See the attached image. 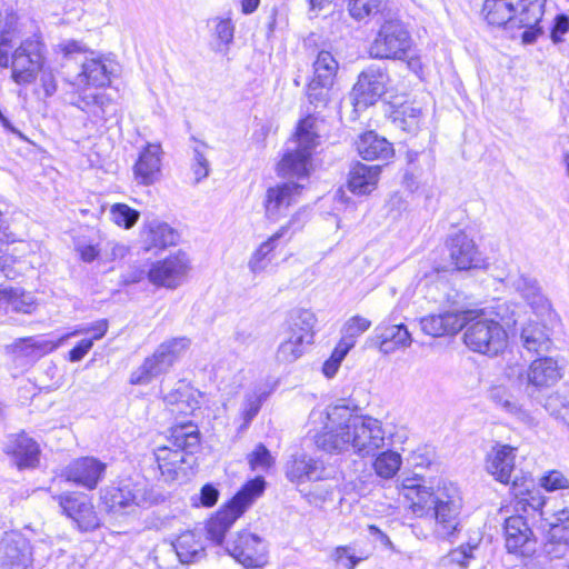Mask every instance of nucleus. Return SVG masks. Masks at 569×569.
<instances>
[{"instance_id":"f257e3e1","label":"nucleus","mask_w":569,"mask_h":569,"mask_svg":"<svg viewBox=\"0 0 569 569\" xmlns=\"http://www.w3.org/2000/svg\"><path fill=\"white\" fill-rule=\"evenodd\" d=\"M323 430L316 435V446L328 453L352 451L359 457L373 456L385 446L381 422L369 416L355 413L347 405H335L326 411Z\"/></svg>"},{"instance_id":"f03ea898","label":"nucleus","mask_w":569,"mask_h":569,"mask_svg":"<svg viewBox=\"0 0 569 569\" xmlns=\"http://www.w3.org/2000/svg\"><path fill=\"white\" fill-rule=\"evenodd\" d=\"M200 446V432L191 422L171 428L167 443L154 451L161 478L166 482H183L192 475L193 453Z\"/></svg>"},{"instance_id":"7ed1b4c3","label":"nucleus","mask_w":569,"mask_h":569,"mask_svg":"<svg viewBox=\"0 0 569 569\" xmlns=\"http://www.w3.org/2000/svg\"><path fill=\"white\" fill-rule=\"evenodd\" d=\"M106 510L113 516H137L164 500L148 480L134 473L107 488L101 497Z\"/></svg>"},{"instance_id":"20e7f679","label":"nucleus","mask_w":569,"mask_h":569,"mask_svg":"<svg viewBox=\"0 0 569 569\" xmlns=\"http://www.w3.org/2000/svg\"><path fill=\"white\" fill-rule=\"evenodd\" d=\"M46 46L37 34L26 38L16 47L12 37L0 39V68L11 67L12 79L18 84H29L42 70Z\"/></svg>"},{"instance_id":"39448f33","label":"nucleus","mask_w":569,"mask_h":569,"mask_svg":"<svg viewBox=\"0 0 569 569\" xmlns=\"http://www.w3.org/2000/svg\"><path fill=\"white\" fill-rule=\"evenodd\" d=\"M463 316H468L463 341L470 350L490 357L505 350L508 336L498 320L487 317L483 310H465Z\"/></svg>"},{"instance_id":"423d86ee","label":"nucleus","mask_w":569,"mask_h":569,"mask_svg":"<svg viewBox=\"0 0 569 569\" xmlns=\"http://www.w3.org/2000/svg\"><path fill=\"white\" fill-rule=\"evenodd\" d=\"M317 134L311 130L308 119L298 124L295 139L287 143L281 161L278 163V174L288 181L301 182L308 179L311 171V156L317 144Z\"/></svg>"},{"instance_id":"0eeeda50","label":"nucleus","mask_w":569,"mask_h":569,"mask_svg":"<svg viewBox=\"0 0 569 569\" xmlns=\"http://www.w3.org/2000/svg\"><path fill=\"white\" fill-rule=\"evenodd\" d=\"M266 481L261 476L243 485L233 498L207 522L208 538L216 545H222L226 532L246 509L263 493Z\"/></svg>"},{"instance_id":"6e6552de","label":"nucleus","mask_w":569,"mask_h":569,"mask_svg":"<svg viewBox=\"0 0 569 569\" xmlns=\"http://www.w3.org/2000/svg\"><path fill=\"white\" fill-rule=\"evenodd\" d=\"M316 323L315 315L307 309H295L287 320L286 339L277 350V360L281 363H292L299 359L307 347L313 342Z\"/></svg>"},{"instance_id":"1a4fd4ad","label":"nucleus","mask_w":569,"mask_h":569,"mask_svg":"<svg viewBox=\"0 0 569 569\" xmlns=\"http://www.w3.org/2000/svg\"><path fill=\"white\" fill-rule=\"evenodd\" d=\"M189 346L186 338H173L162 342L156 351L130 375L131 385H148L158 376L166 373L180 353Z\"/></svg>"},{"instance_id":"9d476101","label":"nucleus","mask_w":569,"mask_h":569,"mask_svg":"<svg viewBox=\"0 0 569 569\" xmlns=\"http://www.w3.org/2000/svg\"><path fill=\"white\" fill-rule=\"evenodd\" d=\"M407 489L410 491L408 497L412 499V510L418 516H423L427 507H445L448 505L451 512L462 507L459 489L452 482L441 480L435 488L432 486L427 487L417 479H412V483L407 486Z\"/></svg>"},{"instance_id":"9b49d317","label":"nucleus","mask_w":569,"mask_h":569,"mask_svg":"<svg viewBox=\"0 0 569 569\" xmlns=\"http://www.w3.org/2000/svg\"><path fill=\"white\" fill-rule=\"evenodd\" d=\"M411 47V37L398 19L386 20L370 44V57L402 60Z\"/></svg>"},{"instance_id":"f8f14e48","label":"nucleus","mask_w":569,"mask_h":569,"mask_svg":"<svg viewBox=\"0 0 569 569\" xmlns=\"http://www.w3.org/2000/svg\"><path fill=\"white\" fill-rule=\"evenodd\" d=\"M390 81L387 68L370 64L358 77L352 88L351 98L358 109H365L376 103L387 90Z\"/></svg>"},{"instance_id":"ddd939ff","label":"nucleus","mask_w":569,"mask_h":569,"mask_svg":"<svg viewBox=\"0 0 569 569\" xmlns=\"http://www.w3.org/2000/svg\"><path fill=\"white\" fill-rule=\"evenodd\" d=\"M227 552L244 568H260L267 563V546L256 533L240 531L226 541Z\"/></svg>"},{"instance_id":"4468645a","label":"nucleus","mask_w":569,"mask_h":569,"mask_svg":"<svg viewBox=\"0 0 569 569\" xmlns=\"http://www.w3.org/2000/svg\"><path fill=\"white\" fill-rule=\"evenodd\" d=\"M0 569H33L32 547L21 532L3 533L0 540Z\"/></svg>"},{"instance_id":"2eb2a0df","label":"nucleus","mask_w":569,"mask_h":569,"mask_svg":"<svg viewBox=\"0 0 569 569\" xmlns=\"http://www.w3.org/2000/svg\"><path fill=\"white\" fill-rule=\"evenodd\" d=\"M561 376V368L550 357L536 359L527 371H518L520 387L531 397L536 390L553 386Z\"/></svg>"},{"instance_id":"dca6fc26","label":"nucleus","mask_w":569,"mask_h":569,"mask_svg":"<svg viewBox=\"0 0 569 569\" xmlns=\"http://www.w3.org/2000/svg\"><path fill=\"white\" fill-rule=\"evenodd\" d=\"M62 512L76 522L81 531H91L100 526L90 498L84 493L68 492L58 497Z\"/></svg>"},{"instance_id":"f3484780","label":"nucleus","mask_w":569,"mask_h":569,"mask_svg":"<svg viewBox=\"0 0 569 569\" xmlns=\"http://www.w3.org/2000/svg\"><path fill=\"white\" fill-rule=\"evenodd\" d=\"M190 261L184 252L178 251L163 260L157 261L148 271V278L156 286L174 289L186 278Z\"/></svg>"},{"instance_id":"a211bd4d","label":"nucleus","mask_w":569,"mask_h":569,"mask_svg":"<svg viewBox=\"0 0 569 569\" xmlns=\"http://www.w3.org/2000/svg\"><path fill=\"white\" fill-rule=\"evenodd\" d=\"M545 4L546 0H517L515 27L525 29L521 34L525 43L535 42L543 33Z\"/></svg>"},{"instance_id":"6ab92c4d","label":"nucleus","mask_w":569,"mask_h":569,"mask_svg":"<svg viewBox=\"0 0 569 569\" xmlns=\"http://www.w3.org/2000/svg\"><path fill=\"white\" fill-rule=\"evenodd\" d=\"M516 448L509 445L497 443L491 448L486 457V470L501 483L512 485V489L518 488V477L515 472Z\"/></svg>"},{"instance_id":"aec40b11","label":"nucleus","mask_w":569,"mask_h":569,"mask_svg":"<svg viewBox=\"0 0 569 569\" xmlns=\"http://www.w3.org/2000/svg\"><path fill=\"white\" fill-rule=\"evenodd\" d=\"M303 188V183L295 181H286L268 188L263 201L266 217L271 221L279 220Z\"/></svg>"},{"instance_id":"412c9836","label":"nucleus","mask_w":569,"mask_h":569,"mask_svg":"<svg viewBox=\"0 0 569 569\" xmlns=\"http://www.w3.org/2000/svg\"><path fill=\"white\" fill-rule=\"evenodd\" d=\"M114 73L111 61L102 58H86L81 61V71L70 80L78 90L87 87L103 88L111 83Z\"/></svg>"},{"instance_id":"4be33fe9","label":"nucleus","mask_w":569,"mask_h":569,"mask_svg":"<svg viewBox=\"0 0 569 569\" xmlns=\"http://www.w3.org/2000/svg\"><path fill=\"white\" fill-rule=\"evenodd\" d=\"M107 465L94 457H82L70 462L63 475L68 481L88 490L96 489L104 477Z\"/></svg>"},{"instance_id":"5701e85b","label":"nucleus","mask_w":569,"mask_h":569,"mask_svg":"<svg viewBox=\"0 0 569 569\" xmlns=\"http://www.w3.org/2000/svg\"><path fill=\"white\" fill-rule=\"evenodd\" d=\"M447 247L457 270H469L480 263V253L472 238L457 230L448 236Z\"/></svg>"},{"instance_id":"b1692460","label":"nucleus","mask_w":569,"mask_h":569,"mask_svg":"<svg viewBox=\"0 0 569 569\" xmlns=\"http://www.w3.org/2000/svg\"><path fill=\"white\" fill-rule=\"evenodd\" d=\"M506 548L510 553L528 556L535 551L533 532L522 516H511L505 521Z\"/></svg>"},{"instance_id":"393cba45","label":"nucleus","mask_w":569,"mask_h":569,"mask_svg":"<svg viewBox=\"0 0 569 569\" xmlns=\"http://www.w3.org/2000/svg\"><path fill=\"white\" fill-rule=\"evenodd\" d=\"M298 219V213L292 216L286 224L281 226L277 232L269 237L253 251L248 262V268L252 273H260L268 268L272 261V252L277 248L279 241L287 237L291 229H293V233L300 228V226H297Z\"/></svg>"},{"instance_id":"a878e982","label":"nucleus","mask_w":569,"mask_h":569,"mask_svg":"<svg viewBox=\"0 0 569 569\" xmlns=\"http://www.w3.org/2000/svg\"><path fill=\"white\" fill-rule=\"evenodd\" d=\"M373 341L380 352L388 355L399 348L409 347L412 339L403 323H392L390 320H385L375 329Z\"/></svg>"},{"instance_id":"bb28decb","label":"nucleus","mask_w":569,"mask_h":569,"mask_svg":"<svg viewBox=\"0 0 569 569\" xmlns=\"http://www.w3.org/2000/svg\"><path fill=\"white\" fill-rule=\"evenodd\" d=\"M463 312L465 310L455 309L439 315H429L421 319V329L432 337L455 335L466 325L468 316H463Z\"/></svg>"},{"instance_id":"cd10ccee","label":"nucleus","mask_w":569,"mask_h":569,"mask_svg":"<svg viewBox=\"0 0 569 569\" xmlns=\"http://www.w3.org/2000/svg\"><path fill=\"white\" fill-rule=\"evenodd\" d=\"M161 147L159 144H147L140 152L134 166V180L143 186H151L161 176Z\"/></svg>"},{"instance_id":"c85d7f7f","label":"nucleus","mask_w":569,"mask_h":569,"mask_svg":"<svg viewBox=\"0 0 569 569\" xmlns=\"http://www.w3.org/2000/svg\"><path fill=\"white\" fill-rule=\"evenodd\" d=\"M323 473L322 461L307 455L293 456L286 465V477L296 483L319 481L323 479Z\"/></svg>"},{"instance_id":"c756f323","label":"nucleus","mask_w":569,"mask_h":569,"mask_svg":"<svg viewBox=\"0 0 569 569\" xmlns=\"http://www.w3.org/2000/svg\"><path fill=\"white\" fill-rule=\"evenodd\" d=\"M381 167L368 166L360 162L353 164L349 172L348 186L355 194L370 193L377 186Z\"/></svg>"},{"instance_id":"7c9ffc66","label":"nucleus","mask_w":569,"mask_h":569,"mask_svg":"<svg viewBox=\"0 0 569 569\" xmlns=\"http://www.w3.org/2000/svg\"><path fill=\"white\" fill-rule=\"evenodd\" d=\"M357 150L365 160H388L393 156L392 144L373 131L360 136L357 141Z\"/></svg>"},{"instance_id":"2f4dec72","label":"nucleus","mask_w":569,"mask_h":569,"mask_svg":"<svg viewBox=\"0 0 569 569\" xmlns=\"http://www.w3.org/2000/svg\"><path fill=\"white\" fill-rule=\"evenodd\" d=\"M6 451L14 456L19 468L36 467L39 462V446L26 435H18L7 445Z\"/></svg>"},{"instance_id":"473e14b6","label":"nucleus","mask_w":569,"mask_h":569,"mask_svg":"<svg viewBox=\"0 0 569 569\" xmlns=\"http://www.w3.org/2000/svg\"><path fill=\"white\" fill-rule=\"evenodd\" d=\"M177 557L182 563L198 562L206 556V549L201 536L194 531L181 533L173 542Z\"/></svg>"},{"instance_id":"72a5a7b5","label":"nucleus","mask_w":569,"mask_h":569,"mask_svg":"<svg viewBox=\"0 0 569 569\" xmlns=\"http://www.w3.org/2000/svg\"><path fill=\"white\" fill-rule=\"evenodd\" d=\"M517 0H486L483 6L485 18L489 24L515 27Z\"/></svg>"},{"instance_id":"f704fd0d","label":"nucleus","mask_w":569,"mask_h":569,"mask_svg":"<svg viewBox=\"0 0 569 569\" xmlns=\"http://www.w3.org/2000/svg\"><path fill=\"white\" fill-rule=\"evenodd\" d=\"M449 506L427 507L425 513H431L435 518V533L442 539H450L460 529L459 515L461 509L449 511Z\"/></svg>"},{"instance_id":"c9c22d12","label":"nucleus","mask_w":569,"mask_h":569,"mask_svg":"<svg viewBox=\"0 0 569 569\" xmlns=\"http://www.w3.org/2000/svg\"><path fill=\"white\" fill-rule=\"evenodd\" d=\"M543 519L548 522L551 539L561 542L565 540L567 528H569V508L563 502L552 501L543 512Z\"/></svg>"},{"instance_id":"e433bc0d","label":"nucleus","mask_w":569,"mask_h":569,"mask_svg":"<svg viewBox=\"0 0 569 569\" xmlns=\"http://www.w3.org/2000/svg\"><path fill=\"white\" fill-rule=\"evenodd\" d=\"M520 341L529 352H546L551 347V340L546 332V328L537 322H530L522 328Z\"/></svg>"},{"instance_id":"4c0bfd02","label":"nucleus","mask_w":569,"mask_h":569,"mask_svg":"<svg viewBox=\"0 0 569 569\" xmlns=\"http://www.w3.org/2000/svg\"><path fill=\"white\" fill-rule=\"evenodd\" d=\"M164 401L172 407V412L186 416L199 408V402L193 397L192 390L181 381L178 388L164 397Z\"/></svg>"},{"instance_id":"58836bf2","label":"nucleus","mask_w":569,"mask_h":569,"mask_svg":"<svg viewBox=\"0 0 569 569\" xmlns=\"http://www.w3.org/2000/svg\"><path fill=\"white\" fill-rule=\"evenodd\" d=\"M73 104L91 116L94 121H106L109 116L111 100L102 93L84 94L80 96Z\"/></svg>"},{"instance_id":"ea45409f","label":"nucleus","mask_w":569,"mask_h":569,"mask_svg":"<svg viewBox=\"0 0 569 569\" xmlns=\"http://www.w3.org/2000/svg\"><path fill=\"white\" fill-rule=\"evenodd\" d=\"M489 398L506 412L516 416L523 422H531L530 415L522 409L518 400L502 386L493 387L489 392Z\"/></svg>"},{"instance_id":"a19ab883","label":"nucleus","mask_w":569,"mask_h":569,"mask_svg":"<svg viewBox=\"0 0 569 569\" xmlns=\"http://www.w3.org/2000/svg\"><path fill=\"white\" fill-rule=\"evenodd\" d=\"M338 71V62L329 51H320L313 62V78L323 87H332Z\"/></svg>"},{"instance_id":"79ce46f5","label":"nucleus","mask_w":569,"mask_h":569,"mask_svg":"<svg viewBox=\"0 0 569 569\" xmlns=\"http://www.w3.org/2000/svg\"><path fill=\"white\" fill-rule=\"evenodd\" d=\"M178 232L164 222H151L148 231L146 232L148 249L151 247L166 248L168 246H173L178 242Z\"/></svg>"},{"instance_id":"37998d69","label":"nucleus","mask_w":569,"mask_h":569,"mask_svg":"<svg viewBox=\"0 0 569 569\" xmlns=\"http://www.w3.org/2000/svg\"><path fill=\"white\" fill-rule=\"evenodd\" d=\"M371 326V321L361 316L351 317L342 327V337L338 342L339 347H346L350 351L357 341V338L366 332Z\"/></svg>"},{"instance_id":"c03bdc74","label":"nucleus","mask_w":569,"mask_h":569,"mask_svg":"<svg viewBox=\"0 0 569 569\" xmlns=\"http://www.w3.org/2000/svg\"><path fill=\"white\" fill-rule=\"evenodd\" d=\"M401 462V456L398 452L388 450L376 458L373 468L378 476L390 479L400 469Z\"/></svg>"},{"instance_id":"a18cd8bd","label":"nucleus","mask_w":569,"mask_h":569,"mask_svg":"<svg viewBox=\"0 0 569 569\" xmlns=\"http://www.w3.org/2000/svg\"><path fill=\"white\" fill-rule=\"evenodd\" d=\"M472 549L470 545H461L441 559V566L448 569H467L473 558Z\"/></svg>"},{"instance_id":"49530a36","label":"nucleus","mask_w":569,"mask_h":569,"mask_svg":"<svg viewBox=\"0 0 569 569\" xmlns=\"http://www.w3.org/2000/svg\"><path fill=\"white\" fill-rule=\"evenodd\" d=\"M420 110L412 106H403L393 112L392 123L405 132L412 133L418 127Z\"/></svg>"},{"instance_id":"de8ad7c7","label":"nucleus","mask_w":569,"mask_h":569,"mask_svg":"<svg viewBox=\"0 0 569 569\" xmlns=\"http://www.w3.org/2000/svg\"><path fill=\"white\" fill-rule=\"evenodd\" d=\"M527 495L526 498H522L521 501L525 502V506H528L533 511H539L541 518L543 519L545 510L550 507L552 500H546L539 492H531L529 490V486L527 485V480H523L521 485L518 483L517 490H515L516 496Z\"/></svg>"},{"instance_id":"09e8293b","label":"nucleus","mask_w":569,"mask_h":569,"mask_svg":"<svg viewBox=\"0 0 569 569\" xmlns=\"http://www.w3.org/2000/svg\"><path fill=\"white\" fill-rule=\"evenodd\" d=\"M6 302L11 306L16 312L30 313L33 309L34 300L30 293H26L18 288H10Z\"/></svg>"},{"instance_id":"8fccbe9b","label":"nucleus","mask_w":569,"mask_h":569,"mask_svg":"<svg viewBox=\"0 0 569 569\" xmlns=\"http://www.w3.org/2000/svg\"><path fill=\"white\" fill-rule=\"evenodd\" d=\"M110 213L114 223L126 229L134 226L139 218V212L124 203L113 204Z\"/></svg>"},{"instance_id":"3c124183","label":"nucleus","mask_w":569,"mask_h":569,"mask_svg":"<svg viewBox=\"0 0 569 569\" xmlns=\"http://www.w3.org/2000/svg\"><path fill=\"white\" fill-rule=\"evenodd\" d=\"M381 2L382 0H349L348 8L355 19L362 20L370 14L377 13Z\"/></svg>"},{"instance_id":"603ef678","label":"nucleus","mask_w":569,"mask_h":569,"mask_svg":"<svg viewBox=\"0 0 569 569\" xmlns=\"http://www.w3.org/2000/svg\"><path fill=\"white\" fill-rule=\"evenodd\" d=\"M517 289L522 292V296L530 305L540 303L542 301L540 287L538 281L533 278L520 277L517 282Z\"/></svg>"},{"instance_id":"864d4df0","label":"nucleus","mask_w":569,"mask_h":569,"mask_svg":"<svg viewBox=\"0 0 569 569\" xmlns=\"http://www.w3.org/2000/svg\"><path fill=\"white\" fill-rule=\"evenodd\" d=\"M333 560L342 569H355V567L362 560L357 557L355 550L349 546H339L332 553Z\"/></svg>"},{"instance_id":"5fc2aeb1","label":"nucleus","mask_w":569,"mask_h":569,"mask_svg":"<svg viewBox=\"0 0 569 569\" xmlns=\"http://www.w3.org/2000/svg\"><path fill=\"white\" fill-rule=\"evenodd\" d=\"M249 465L252 470H267L273 463L270 451L264 445L259 443L248 457Z\"/></svg>"},{"instance_id":"6e6d98bb","label":"nucleus","mask_w":569,"mask_h":569,"mask_svg":"<svg viewBox=\"0 0 569 569\" xmlns=\"http://www.w3.org/2000/svg\"><path fill=\"white\" fill-rule=\"evenodd\" d=\"M569 32V16L566 13H558L553 17L549 26V37L553 43H559L565 40V34Z\"/></svg>"},{"instance_id":"4d7b16f0","label":"nucleus","mask_w":569,"mask_h":569,"mask_svg":"<svg viewBox=\"0 0 569 569\" xmlns=\"http://www.w3.org/2000/svg\"><path fill=\"white\" fill-rule=\"evenodd\" d=\"M331 87H323L318 83L317 80L312 79L307 87V96L309 102L315 104L316 108L319 106H326L329 100V90Z\"/></svg>"},{"instance_id":"13d9d810","label":"nucleus","mask_w":569,"mask_h":569,"mask_svg":"<svg viewBox=\"0 0 569 569\" xmlns=\"http://www.w3.org/2000/svg\"><path fill=\"white\" fill-rule=\"evenodd\" d=\"M546 409L567 421L569 426V400H565L559 393L551 395L545 405Z\"/></svg>"},{"instance_id":"bf43d9fd","label":"nucleus","mask_w":569,"mask_h":569,"mask_svg":"<svg viewBox=\"0 0 569 569\" xmlns=\"http://www.w3.org/2000/svg\"><path fill=\"white\" fill-rule=\"evenodd\" d=\"M347 355L348 351H346V347H339L337 345L330 358L326 360L323 363V375L328 378H332L337 373L342 360L346 358Z\"/></svg>"},{"instance_id":"052dcab7","label":"nucleus","mask_w":569,"mask_h":569,"mask_svg":"<svg viewBox=\"0 0 569 569\" xmlns=\"http://www.w3.org/2000/svg\"><path fill=\"white\" fill-rule=\"evenodd\" d=\"M541 486L548 491H555L569 487L568 479L558 470L549 471L540 480Z\"/></svg>"},{"instance_id":"680f3d73","label":"nucleus","mask_w":569,"mask_h":569,"mask_svg":"<svg viewBox=\"0 0 569 569\" xmlns=\"http://www.w3.org/2000/svg\"><path fill=\"white\" fill-rule=\"evenodd\" d=\"M214 34L217 38L226 43L229 44L233 40V32H234V26L231 21V19H214Z\"/></svg>"},{"instance_id":"e2e57ef3","label":"nucleus","mask_w":569,"mask_h":569,"mask_svg":"<svg viewBox=\"0 0 569 569\" xmlns=\"http://www.w3.org/2000/svg\"><path fill=\"white\" fill-rule=\"evenodd\" d=\"M107 330H108V321L106 319H101V320L96 321L91 326L76 329L69 336L92 333V337L90 339H92V341H93V340L101 339L106 335Z\"/></svg>"},{"instance_id":"0e129e2a","label":"nucleus","mask_w":569,"mask_h":569,"mask_svg":"<svg viewBox=\"0 0 569 569\" xmlns=\"http://www.w3.org/2000/svg\"><path fill=\"white\" fill-rule=\"evenodd\" d=\"M193 153V171L196 174V181L199 182L201 179L206 178L209 174V162L204 157L203 152L199 148H194Z\"/></svg>"},{"instance_id":"69168bd1","label":"nucleus","mask_w":569,"mask_h":569,"mask_svg":"<svg viewBox=\"0 0 569 569\" xmlns=\"http://www.w3.org/2000/svg\"><path fill=\"white\" fill-rule=\"evenodd\" d=\"M93 346L92 339H82L76 347L69 351V360L78 362L84 358Z\"/></svg>"},{"instance_id":"338daca9","label":"nucleus","mask_w":569,"mask_h":569,"mask_svg":"<svg viewBox=\"0 0 569 569\" xmlns=\"http://www.w3.org/2000/svg\"><path fill=\"white\" fill-rule=\"evenodd\" d=\"M219 498V491L216 487L208 483L200 491V501L204 507H212Z\"/></svg>"},{"instance_id":"774afa93","label":"nucleus","mask_w":569,"mask_h":569,"mask_svg":"<svg viewBox=\"0 0 569 569\" xmlns=\"http://www.w3.org/2000/svg\"><path fill=\"white\" fill-rule=\"evenodd\" d=\"M549 553H556V557L569 556V528H567L565 540L561 542H550Z\"/></svg>"}]
</instances>
